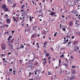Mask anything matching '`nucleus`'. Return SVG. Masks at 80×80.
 Wrapping results in <instances>:
<instances>
[{
    "label": "nucleus",
    "mask_w": 80,
    "mask_h": 80,
    "mask_svg": "<svg viewBox=\"0 0 80 80\" xmlns=\"http://www.w3.org/2000/svg\"><path fill=\"white\" fill-rule=\"evenodd\" d=\"M6 5H3L2 6V8H3L4 9H5V8H6Z\"/></svg>",
    "instance_id": "1a4fd4ad"
},
{
    "label": "nucleus",
    "mask_w": 80,
    "mask_h": 80,
    "mask_svg": "<svg viewBox=\"0 0 80 80\" xmlns=\"http://www.w3.org/2000/svg\"><path fill=\"white\" fill-rule=\"evenodd\" d=\"M29 19H30V21H32V17H30Z\"/></svg>",
    "instance_id": "b1692460"
},
{
    "label": "nucleus",
    "mask_w": 80,
    "mask_h": 80,
    "mask_svg": "<svg viewBox=\"0 0 80 80\" xmlns=\"http://www.w3.org/2000/svg\"><path fill=\"white\" fill-rule=\"evenodd\" d=\"M16 3H15L14 4H13V7H15L16 6Z\"/></svg>",
    "instance_id": "c756f323"
},
{
    "label": "nucleus",
    "mask_w": 80,
    "mask_h": 80,
    "mask_svg": "<svg viewBox=\"0 0 80 80\" xmlns=\"http://www.w3.org/2000/svg\"><path fill=\"white\" fill-rule=\"evenodd\" d=\"M5 15V16H6V17H8V14H6V15Z\"/></svg>",
    "instance_id": "bf43d9fd"
},
{
    "label": "nucleus",
    "mask_w": 80,
    "mask_h": 80,
    "mask_svg": "<svg viewBox=\"0 0 80 80\" xmlns=\"http://www.w3.org/2000/svg\"><path fill=\"white\" fill-rule=\"evenodd\" d=\"M8 3L9 4H12V2H11V0H8Z\"/></svg>",
    "instance_id": "0eeeda50"
},
{
    "label": "nucleus",
    "mask_w": 80,
    "mask_h": 80,
    "mask_svg": "<svg viewBox=\"0 0 80 80\" xmlns=\"http://www.w3.org/2000/svg\"><path fill=\"white\" fill-rule=\"evenodd\" d=\"M24 6H25V5H22V7H21V9H23V8L24 7Z\"/></svg>",
    "instance_id": "412c9836"
},
{
    "label": "nucleus",
    "mask_w": 80,
    "mask_h": 80,
    "mask_svg": "<svg viewBox=\"0 0 80 80\" xmlns=\"http://www.w3.org/2000/svg\"><path fill=\"white\" fill-rule=\"evenodd\" d=\"M12 34H13V33H14V32H15V31H12Z\"/></svg>",
    "instance_id": "2f4dec72"
},
{
    "label": "nucleus",
    "mask_w": 80,
    "mask_h": 80,
    "mask_svg": "<svg viewBox=\"0 0 80 80\" xmlns=\"http://www.w3.org/2000/svg\"><path fill=\"white\" fill-rule=\"evenodd\" d=\"M72 25H73V22L72 21L69 22V25L70 26V27H72Z\"/></svg>",
    "instance_id": "20e7f679"
},
{
    "label": "nucleus",
    "mask_w": 80,
    "mask_h": 80,
    "mask_svg": "<svg viewBox=\"0 0 80 80\" xmlns=\"http://www.w3.org/2000/svg\"><path fill=\"white\" fill-rule=\"evenodd\" d=\"M55 14V12H52L50 14L51 15L53 16Z\"/></svg>",
    "instance_id": "4468645a"
},
{
    "label": "nucleus",
    "mask_w": 80,
    "mask_h": 80,
    "mask_svg": "<svg viewBox=\"0 0 80 80\" xmlns=\"http://www.w3.org/2000/svg\"><path fill=\"white\" fill-rule=\"evenodd\" d=\"M50 49L52 51H53V48H51Z\"/></svg>",
    "instance_id": "bb28decb"
},
{
    "label": "nucleus",
    "mask_w": 80,
    "mask_h": 80,
    "mask_svg": "<svg viewBox=\"0 0 80 80\" xmlns=\"http://www.w3.org/2000/svg\"><path fill=\"white\" fill-rule=\"evenodd\" d=\"M71 58L72 59H73V56H71Z\"/></svg>",
    "instance_id": "58836bf2"
},
{
    "label": "nucleus",
    "mask_w": 80,
    "mask_h": 80,
    "mask_svg": "<svg viewBox=\"0 0 80 80\" xmlns=\"http://www.w3.org/2000/svg\"><path fill=\"white\" fill-rule=\"evenodd\" d=\"M61 64V60L59 59V65H60V64Z\"/></svg>",
    "instance_id": "2eb2a0df"
},
{
    "label": "nucleus",
    "mask_w": 80,
    "mask_h": 80,
    "mask_svg": "<svg viewBox=\"0 0 80 80\" xmlns=\"http://www.w3.org/2000/svg\"><path fill=\"white\" fill-rule=\"evenodd\" d=\"M17 18H18V19H17V20H18V17H17L16 18V19H17Z\"/></svg>",
    "instance_id": "6e6d98bb"
},
{
    "label": "nucleus",
    "mask_w": 80,
    "mask_h": 80,
    "mask_svg": "<svg viewBox=\"0 0 80 80\" xmlns=\"http://www.w3.org/2000/svg\"><path fill=\"white\" fill-rule=\"evenodd\" d=\"M72 68H75V66H73L72 67Z\"/></svg>",
    "instance_id": "c85d7f7f"
},
{
    "label": "nucleus",
    "mask_w": 80,
    "mask_h": 80,
    "mask_svg": "<svg viewBox=\"0 0 80 80\" xmlns=\"http://www.w3.org/2000/svg\"><path fill=\"white\" fill-rule=\"evenodd\" d=\"M63 31H65V28H63Z\"/></svg>",
    "instance_id": "c03bdc74"
},
{
    "label": "nucleus",
    "mask_w": 80,
    "mask_h": 80,
    "mask_svg": "<svg viewBox=\"0 0 80 80\" xmlns=\"http://www.w3.org/2000/svg\"><path fill=\"white\" fill-rule=\"evenodd\" d=\"M27 45L28 46V47H30V44H28Z\"/></svg>",
    "instance_id": "4c0bfd02"
},
{
    "label": "nucleus",
    "mask_w": 80,
    "mask_h": 80,
    "mask_svg": "<svg viewBox=\"0 0 80 80\" xmlns=\"http://www.w3.org/2000/svg\"><path fill=\"white\" fill-rule=\"evenodd\" d=\"M78 35H80V32H78Z\"/></svg>",
    "instance_id": "a19ab883"
},
{
    "label": "nucleus",
    "mask_w": 80,
    "mask_h": 80,
    "mask_svg": "<svg viewBox=\"0 0 80 80\" xmlns=\"http://www.w3.org/2000/svg\"><path fill=\"white\" fill-rule=\"evenodd\" d=\"M50 57H49L48 58V60H50Z\"/></svg>",
    "instance_id": "8fccbe9b"
},
{
    "label": "nucleus",
    "mask_w": 80,
    "mask_h": 80,
    "mask_svg": "<svg viewBox=\"0 0 80 80\" xmlns=\"http://www.w3.org/2000/svg\"><path fill=\"white\" fill-rule=\"evenodd\" d=\"M8 39V41H9V40H10V38L9 37Z\"/></svg>",
    "instance_id": "e433bc0d"
},
{
    "label": "nucleus",
    "mask_w": 80,
    "mask_h": 80,
    "mask_svg": "<svg viewBox=\"0 0 80 80\" xmlns=\"http://www.w3.org/2000/svg\"><path fill=\"white\" fill-rule=\"evenodd\" d=\"M67 43V42H64L63 43H64V44H65V43Z\"/></svg>",
    "instance_id": "680f3d73"
},
{
    "label": "nucleus",
    "mask_w": 80,
    "mask_h": 80,
    "mask_svg": "<svg viewBox=\"0 0 80 80\" xmlns=\"http://www.w3.org/2000/svg\"><path fill=\"white\" fill-rule=\"evenodd\" d=\"M38 63H35V66L37 65Z\"/></svg>",
    "instance_id": "de8ad7c7"
},
{
    "label": "nucleus",
    "mask_w": 80,
    "mask_h": 80,
    "mask_svg": "<svg viewBox=\"0 0 80 80\" xmlns=\"http://www.w3.org/2000/svg\"><path fill=\"white\" fill-rule=\"evenodd\" d=\"M10 54H11V52H9L8 53V55H10Z\"/></svg>",
    "instance_id": "5fc2aeb1"
},
{
    "label": "nucleus",
    "mask_w": 80,
    "mask_h": 80,
    "mask_svg": "<svg viewBox=\"0 0 80 80\" xmlns=\"http://www.w3.org/2000/svg\"><path fill=\"white\" fill-rule=\"evenodd\" d=\"M67 38H71V37H70V36H67Z\"/></svg>",
    "instance_id": "393cba45"
},
{
    "label": "nucleus",
    "mask_w": 80,
    "mask_h": 80,
    "mask_svg": "<svg viewBox=\"0 0 80 80\" xmlns=\"http://www.w3.org/2000/svg\"><path fill=\"white\" fill-rule=\"evenodd\" d=\"M14 21H15V22L16 20L15 19V18H14Z\"/></svg>",
    "instance_id": "4d7b16f0"
},
{
    "label": "nucleus",
    "mask_w": 80,
    "mask_h": 80,
    "mask_svg": "<svg viewBox=\"0 0 80 80\" xmlns=\"http://www.w3.org/2000/svg\"><path fill=\"white\" fill-rule=\"evenodd\" d=\"M48 74L49 75H50L52 73L51 72H48Z\"/></svg>",
    "instance_id": "f3484780"
},
{
    "label": "nucleus",
    "mask_w": 80,
    "mask_h": 80,
    "mask_svg": "<svg viewBox=\"0 0 80 80\" xmlns=\"http://www.w3.org/2000/svg\"><path fill=\"white\" fill-rule=\"evenodd\" d=\"M46 33V31H44L42 32V34L45 35V34Z\"/></svg>",
    "instance_id": "dca6fc26"
},
{
    "label": "nucleus",
    "mask_w": 80,
    "mask_h": 80,
    "mask_svg": "<svg viewBox=\"0 0 80 80\" xmlns=\"http://www.w3.org/2000/svg\"><path fill=\"white\" fill-rule=\"evenodd\" d=\"M40 72V71L38 70L37 71H35V75H37V72Z\"/></svg>",
    "instance_id": "9b49d317"
},
{
    "label": "nucleus",
    "mask_w": 80,
    "mask_h": 80,
    "mask_svg": "<svg viewBox=\"0 0 80 80\" xmlns=\"http://www.w3.org/2000/svg\"><path fill=\"white\" fill-rule=\"evenodd\" d=\"M9 71L10 72H12V69H9Z\"/></svg>",
    "instance_id": "f704fd0d"
},
{
    "label": "nucleus",
    "mask_w": 80,
    "mask_h": 80,
    "mask_svg": "<svg viewBox=\"0 0 80 80\" xmlns=\"http://www.w3.org/2000/svg\"><path fill=\"white\" fill-rule=\"evenodd\" d=\"M70 43H71L70 42H68V45H70Z\"/></svg>",
    "instance_id": "603ef678"
},
{
    "label": "nucleus",
    "mask_w": 80,
    "mask_h": 80,
    "mask_svg": "<svg viewBox=\"0 0 80 80\" xmlns=\"http://www.w3.org/2000/svg\"><path fill=\"white\" fill-rule=\"evenodd\" d=\"M38 12H40V13H42V10L41 9L40 11H39Z\"/></svg>",
    "instance_id": "5701e85b"
},
{
    "label": "nucleus",
    "mask_w": 80,
    "mask_h": 80,
    "mask_svg": "<svg viewBox=\"0 0 80 80\" xmlns=\"http://www.w3.org/2000/svg\"><path fill=\"white\" fill-rule=\"evenodd\" d=\"M62 17H63V18H64V17H65V16H63V15H62Z\"/></svg>",
    "instance_id": "e2e57ef3"
},
{
    "label": "nucleus",
    "mask_w": 80,
    "mask_h": 80,
    "mask_svg": "<svg viewBox=\"0 0 80 80\" xmlns=\"http://www.w3.org/2000/svg\"><path fill=\"white\" fill-rule=\"evenodd\" d=\"M64 56V55L62 54L61 56H60V57L61 58H62H62H63Z\"/></svg>",
    "instance_id": "6ab92c4d"
},
{
    "label": "nucleus",
    "mask_w": 80,
    "mask_h": 80,
    "mask_svg": "<svg viewBox=\"0 0 80 80\" xmlns=\"http://www.w3.org/2000/svg\"><path fill=\"white\" fill-rule=\"evenodd\" d=\"M28 68H30L31 70H33L32 66H28Z\"/></svg>",
    "instance_id": "423d86ee"
},
{
    "label": "nucleus",
    "mask_w": 80,
    "mask_h": 80,
    "mask_svg": "<svg viewBox=\"0 0 80 80\" xmlns=\"http://www.w3.org/2000/svg\"><path fill=\"white\" fill-rule=\"evenodd\" d=\"M1 47L2 49L4 50L5 49H6V47H5V45L3 43H2L1 45Z\"/></svg>",
    "instance_id": "f03ea898"
},
{
    "label": "nucleus",
    "mask_w": 80,
    "mask_h": 80,
    "mask_svg": "<svg viewBox=\"0 0 80 80\" xmlns=\"http://www.w3.org/2000/svg\"><path fill=\"white\" fill-rule=\"evenodd\" d=\"M24 48V46H21L20 48H19V49H20V48Z\"/></svg>",
    "instance_id": "a878e982"
},
{
    "label": "nucleus",
    "mask_w": 80,
    "mask_h": 80,
    "mask_svg": "<svg viewBox=\"0 0 80 80\" xmlns=\"http://www.w3.org/2000/svg\"><path fill=\"white\" fill-rule=\"evenodd\" d=\"M41 78V76H40V77L38 78L37 79H38V80H40Z\"/></svg>",
    "instance_id": "aec40b11"
},
{
    "label": "nucleus",
    "mask_w": 80,
    "mask_h": 80,
    "mask_svg": "<svg viewBox=\"0 0 80 80\" xmlns=\"http://www.w3.org/2000/svg\"><path fill=\"white\" fill-rule=\"evenodd\" d=\"M7 42H8V45L9 46V47H10V49H13V45L10 44V41H8Z\"/></svg>",
    "instance_id": "f257e3e1"
},
{
    "label": "nucleus",
    "mask_w": 80,
    "mask_h": 80,
    "mask_svg": "<svg viewBox=\"0 0 80 80\" xmlns=\"http://www.w3.org/2000/svg\"><path fill=\"white\" fill-rule=\"evenodd\" d=\"M44 53H47V52H46V51L45 50L44 51Z\"/></svg>",
    "instance_id": "09e8293b"
},
{
    "label": "nucleus",
    "mask_w": 80,
    "mask_h": 80,
    "mask_svg": "<svg viewBox=\"0 0 80 80\" xmlns=\"http://www.w3.org/2000/svg\"><path fill=\"white\" fill-rule=\"evenodd\" d=\"M67 43V42H68V39H67L66 40Z\"/></svg>",
    "instance_id": "052dcab7"
},
{
    "label": "nucleus",
    "mask_w": 80,
    "mask_h": 80,
    "mask_svg": "<svg viewBox=\"0 0 80 80\" xmlns=\"http://www.w3.org/2000/svg\"><path fill=\"white\" fill-rule=\"evenodd\" d=\"M9 38H12V36H9Z\"/></svg>",
    "instance_id": "79ce46f5"
},
{
    "label": "nucleus",
    "mask_w": 80,
    "mask_h": 80,
    "mask_svg": "<svg viewBox=\"0 0 80 80\" xmlns=\"http://www.w3.org/2000/svg\"><path fill=\"white\" fill-rule=\"evenodd\" d=\"M8 33V32L7 31V33L6 32L5 33V34H7V33Z\"/></svg>",
    "instance_id": "37998d69"
},
{
    "label": "nucleus",
    "mask_w": 80,
    "mask_h": 80,
    "mask_svg": "<svg viewBox=\"0 0 80 80\" xmlns=\"http://www.w3.org/2000/svg\"><path fill=\"white\" fill-rule=\"evenodd\" d=\"M79 49V48L78 47H77L75 46L74 47V51H77V50H78Z\"/></svg>",
    "instance_id": "7ed1b4c3"
},
{
    "label": "nucleus",
    "mask_w": 80,
    "mask_h": 80,
    "mask_svg": "<svg viewBox=\"0 0 80 80\" xmlns=\"http://www.w3.org/2000/svg\"><path fill=\"white\" fill-rule=\"evenodd\" d=\"M47 60L46 58H44V59H43V61H45V60Z\"/></svg>",
    "instance_id": "473e14b6"
},
{
    "label": "nucleus",
    "mask_w": 80,
    "mask_h": 80,
    "mask_svg": "<svg viewBox=\"0 0 80 80\" xmlns=\"http://www.w3.org/2000/svg\"><path fill=\"white\" fill-rule=\"evenodd\" d=\"M40 16H42V17H43V14H42V16H41V15H39V16H38V17H40Z\"/></svg>",
    "instance_id": "3c124183"
},
{
    "label": "nucleus",
    "mask_w": 80,
    "mask_h": 80,
    "mask_svg": "<svg viewBox=\"0 0 80 80\" xmlns=\"http://www.w3.org/2000/svg\"><path fill=\"white\" fill-rule=\"evenodd\" d=\"M13 41H14V39H12L10 41V42H11V43H13Z\"/></svg>",
    "instance_id": "ddd939ff"
},
{
    "label": "nucleus",
    "mask_w": 80,
    "mask_h": 80,
    "mask_svg": "<svg viewBox=\"0 0 80 80\" xmlns=\"http://www.w3.org/2000/svg\"><path fill=\"white\" fill-rule=\"evenodd\" d=\"M11 21L10 19H7V22L8 23H9Z\"/></svg>",
    "instance_id": "39448f33"
},
{
    "label": "nucleus",
    "mask_w": 80,
    "mask_h": 80,
    "mask_svg": "<svg viewBox=\"0 0 80 80\" xmlns=\"http://www.w3.org/2000/svg\"><path fill=\"white\" fill-rule=\"evenodd\" d=\"M23 11H24V10H23V9L22 10H21V12H23Z\"/></svg>",
    "instance_id": "13d9d810"
},
{
    "label": "nucleus",
    "mask_w": 80,
    "mask_h": 80,
    "mask_svg": "<svg viewBox=\"0 0 80 80\" xmlns=\"http://www.w3.org/2000/svg\"><path fill=\"white\" fill-rule=\"evenodd\" d=\"M56 35H57V34L55 33L54 34V36L55 37L56 36Z\"/></svg>",
    "instance_id": "49530a36"
},
{
    "label": "nucleus",
    "mask_w": 80,
    "mask_h": 80,
    "mask_svg": "<svg viewBox=\"0 0 80 80\" xmlns=\"http://www.w3.org/2000/svg\"><path fill=\"white\" fill-rule=\"evenodd\" d=\"M37 47L38 48L39 47V46H38V45Z\"/></svg>",
    "instance_id": "774afa93"
},
{
    "label": "nucleus",
    "mask_w": 80,
    "mask_h": 80,
    "mask_svg": "<svg viewBox=\"0 0 80 80\" xmlns=\"http://www.w3.org/2000/svg\"><path fill=\"white\" fill-rule=\"evenodd\" d=\"M75 38V37H74V36H72V39H73V38Z\"/></svg>",
    "instance_id": "c9c22d12"
},
{
    "label": "nucleus",
    "mask_w": 80,
    "mask_h": 80,
    "mask_svg": "<svg viewBox=\"0 0 80 80\" xmlns=\"http://www.w3.org/2000/svg\"><path fill=\"white\" fill-rule=\"evenodd\" d=\"M48 55H49V53H47L46 52L45 55H46V56H47V57H48Z\"/></svg>",
    "instance_id": "a211bd4d"
},
{
    "label": "nucleus",
    "mask_w": 80,
    "mask_h": 80,
    "mask_svg": "<svg viewBox=\"0 0 80 80\" xmlns=\"http://www.w3.org/2000/svg\"><path fill=\"white\" fill-rule=\"evenodd\" d=\"M24 13V16H25V14H27L28 13V12L27 11H25L23 12Z\"/></svg>",
    "instance_id": "f8f14e48"
},
{
    "label": "nucleus",
    "mask_w": 80,
    "mask_h": 80,
    "mask_svg": "<svg viewBox=\"0 0 80 80\" xmlns=\"http://www.w3.org/2000/svg\"><path fill=\"white\" fill-rule=\"evenodd\" d=\"M28 31H30V28H29L27 30Z\"/></svg>",
    "instance_id": "a18cd8bd"
},
{
    "label": "nucleus",
    "mask_w": 80,
    "mask_h": 80,
    "mask_svg": "<svg viewBox=\"0 0 80 80\" xmlns=\"http://www.w3.org/2000/svg\"><path fill=\"white\" fill-rule=\"evenodd\" d=\"M62 65L66 67H68V65L67 64L63 63Z\"/></svg>",
    "instance_id": "9d476101"
},
{
    "label": "nucleus",
    "mask_w": 80,
    "mask_h": 80,
    "mask_svg": "<svg viewBox=\"0 0 80 80\" xmlns=\"http://www.w3.org/2000/svg\"><path fill=\"white\" fill-rule=\"evenodd\" d=\"M71 78L72 79V80H73V79H74V78H73V77H72Z\"/></svg>",
    "instance_id": "864d4df0"
},
{
    "label": "nucleus",
    "mask_w": 80,
    "mask_h": 80,
    "mask_svg": "<svg viewBox=\"0 0 80 80\" xmlns=\"http://www.w3.org/2000/svg\"><path fill=\"white\" fill-rule=\"evenodd\" d=\"M46 63H47V61H45L44 62V64H46Z\"/></svg>",
    "instance_id": "ea45409f"
},
{
    "label": "nucleus",
    "mask_w": 80,
    "mask_h": 80,
    "mask_svg": "<svg viewBox=\"0 0 80 80\" xmlns=\"http://www.w3.org/2000/svg\"><path fill=\"white\" fill-rule=\"evenodd\" d=\"M34 37H36V36H37V34H34Z\"/></svg>",
    "instance_id": "72a5a7b5"
},
{
    "label": "nucleus",
    "mask_w": 80,
    "mask_h": 80,
    "mask_svg": "<svg viewBox=\"0 0 80 80\" xmlns=\"http://www.w3.org/2000/svg\"><path fill=\"white\" fill-rule=\"evenodd\" d=\"M29 80H33V79H30Z\"/></svg>",
    "instance_id": "0e129e2a"
},
{
    "label": "nucleus",
    "mask_w": 80,
    "mask_h": 80,
    "mask_svg": "<svg viewBox=\"0 0 80 80\" xmlns=\"http://www.w3.org/2000/svg\"><path fill=\"white\" fill-rule=\"evenodd\" d=\"M4 11L5 12H8V8H6L4 9Z\"/></svg>",
    "instance_id": "6e6552de"
},
{
    "label": "nucleus",
    "mask_w": 80,
    "mask_h": 80,
    "mask_svg": "<svg viewBox=\"0 0 80 80\" xmlns=\"http://www.w3.org/2000/svg\"><path fill=\"white\" fill-rule=\"evenodd\" d=\"M49 63H50V60L49 61Z\"/></svg>",
    "instance_id": "69168bd1"
},
{
    "label": "nucleus",
    "mask_w": 80,
    "mask_h": 80,
    "mask_svg": "<svg viewBox=\"0 0 80 80\" xmlns=\"http://www.w3.org/2000/svg\"><path fill=\"white\" fill-rule=\"evenodd\" d=\"M5 60V58H3V60Z\"/></svg>",
    "instance_id": "338daca9"
},
{
    "label": "nucleus",
    "mask_w": 80,
    "mask_h": 80,
    "mask_svg": "<svg viewBox=\"0 0 80 80\" xmlns=\"http://www.w3.org/2000/svg\"><path fill=\"white\" fill-rule=\"evenodd\" d=\"M74 44H77V41H75L73 42Z\"/></svg>",
    "instance_id": "4be33fe9"
},
{
    "label": "nucleus",
    "mask_w": 80,
    "mask_h": 80,
    "mask_svg": "<svg viewBox=\"0 0 80 80\" xmlns=\"http://www.w3.org/2000/svg\"><path fill=\"white\" fill-rule=\"evenodd\" d=\"M32 38H35V37L34 36V35L33 34L32 36Z\"/></svg>",
    "instance_id": "7c9ffc66"
},
{
    "label": "nucleus",
    "mask_w": 80,
    "mask_h": 80,
    "mask_svg": "<svg viewBox=\"0 0 80 80\" xmlns=\"http://www.w3.org/2000/svg\"><path fill=\"white\" fill-rule=\"evenodd\" d=\"M44 45H47V42H46L44 43Z\"/></svg>",
    "instance_id": "cd10ccee"
}]
</instances>
